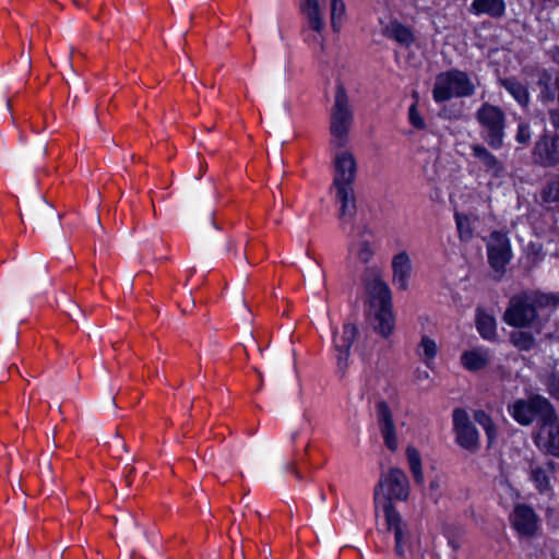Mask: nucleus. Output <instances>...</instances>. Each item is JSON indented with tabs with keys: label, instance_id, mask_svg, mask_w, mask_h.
<instances>
[{
	"label": "nucleus",
	"instance_id": "obj_4",
	"mask_svg": "<svg viewBox=\"0 0 559 559\" xmlns=\"http://www.w3.org/2000/svg\"><path fill=\"white\" fill-rule=\"evenodd\" d=\"M409 496V481L403 469L391 467L382 473L374 487L373 500L376 513L381 506L385 513L388 504L393 506L392 500L405 501Z\"/></svg>",
	"mask_w": 559,
	"mask_h": 559
},
{
	"label": "nucleus",
	"instance_id": "obj_25",
	"mask_svg": "<svg viewBox=\"0 0 559 559\" xmlns=\"http://www.w3.org/2000/svg\"><path fill=\"white\" fill-rule=\"evenodd\" d=\"M383 34L394 39L402 46H409L414 41V35L412 31L405 25L393 21L384 28Z\"/></svg>",
	"mask_w": 559,
	"mask_h": 559
},
{
	"label": "nucleus",
	"instance_id": "obj_54",
	"mask_svg": "<svg viewBox=\"0 0 559 559\" xmlns=\"http://www.w3.org/2000/svg\"><path fill=\"white\" fill-rule=\"evenodd\" d=\"M213 215H214L213 213H210V216H209V218H210V223L213 225V227H214L215 229H218V226H217V225L215 224V222L213 221Z\"/></svg>",
	"mask_w": 559,
	"mask_h": 559
},
{
	"label": "nucleus",
	"instance_id": "obj_22",
	"mask_svg": "<svg viewBox=\"0 0 559 559\" xmlns=\"http://www.w3.org/2000/svg\"><path fill=\"white\" fill-rule=\"evenodd\" d=\"M469 12L475 15L487 14L493 19H500L506 13L504 0H473Z\"/></svg>",
	"mask_w": 559,
	"mask_h": 559
},
{
	"label": "nucleus",
	"instance_id": "obj_3",
	"mask_svg": "<svg viewBox=\"0 0 559 559\" xmlns=\"http://www.w3.org/2000/svg\"><path fill=\"white\" fill-rule=\"evenodd\" d=\"M353 122L354 111L349 97L344 85L338 83L330 116L331 144L333 146L342 148L346 145Z\"/></svg>",
	"mask_w": 559,
	"mask_h": 559
},
{
	"label": "nucleus",
	"instance_id": "obj_63",
	"mask_svg": "<svg viewBox=\"0 0 559 559\" xmlns=\"http://www.w3.org/2000/svg\"><path fill=\"white\" fill-rule=\"evenodd\" d=\"M7 107L10 110V108H11V102L10 100L7 102Z\"/></svg>",
	"mask_w": 559,
	"mask_h": 559
},
{
	"label": "nucleus",
	"instance_id": "obj_48",
	"mask_svg": "<svg viewBox=\"0 0 559 559\" xmlns=\"http://www.w3.org/2000/svg\"><path fill=\"white\" fill-rule=\"evenodd\" d=\"M272 78H273V80H276V81H280L281 79L286 80V78H287L286 66H284L282 70L273 72Z\"/></svg>",
	"mask_w": 559,
	"mask_h": 559
},
{
	"label": "nucleus",
	"instance_id": "obj_33",
	"mask_svg": "<svg viewBox=\"0 0 559 559\" xmlns=\"http://www.w3.org/2000/svg\"><path fill=\"white\" fill-rule=\"evenodd\" d=\"M511 343L520 350H531L535 345V338L530 332L515 331L510 334Z\"/></svg>",
	"mask_w": 559,
	"mask_h": 559
},
{
	"label": "nucleus",
	"instance_id": "obj_55",
	"mask_svg": "<svg viewBox=\"0 0 559 559\" xmlns=\"http://www.w3.org/2000/svg\"><path fill=\"white\" fill-rule=\"evenodd\" d=\"M95 225H97V226L99 227V229H100L102 231H104V227H103V225H102V223H100L99 217H97V218H96Z\"/></svg>",
	"mask_w": 559,
	"mask_h": 559
},
{
	"label": "nucleus",
	"instance_id": "obj_16",
	"mask_svg": "<svg viewBox=\"0 0 559 559\" xmlns=\"http://www.w3.org/2000/svg\"><path fill=\"white\" fill-rule=\"evenodd\" d=\"M357 328L352 323H346L343 325L342 334L338 336L336 332H334V348L337 353V366L342 370L345 371L347 368V361L349 357L350 347L356 338Z\"/></svg>",
	"mask_w": 559,
	"mask_h": 559
},
{
	"label": "nucleus",
	"instance_id": "obj_2",
	"mask_svg": "<svg viewBox=\"0 0 559 559\" xmlns=\"http://www.w3.org/2000/svg\"><path fill=\"white\" fill-rule=\"evenodd\" d=\"M559 306L558 293L525 290L512 296L504 311V322L513 328L533 326L538 319V311Z\"/></svg>",
	"mask_w": 559,
	"mask_h": 559
},
{
	"label": "nucleus",
	"instance_id": "obj_35",
	"mask_svg": "<svg viewBox=\"0 0 559 559\" xmlns=\"http://www.w3.org/2000/svg\"><path fill=\"white\" fill-rule=\"evenodd\" d=\"M542 200L545 203L559 204V176L547 181L542 191Z\"/></svg>",
	"mask_w": 559,
	"mask_h": 559
},
{
	"label": "nucleus",
	"instance_id": "obj_30",
	"mask_svg": "<svg viewBox=\"0 0 559 559\" xmlns=\"http://www.w3.org/2000/svg\"><path fill=\"white\" fill-rule=\"evenodd\" d=\"M406 457L415 483L421 486L424 484V473L418 450L413 445H408L406 449Z\"/></svg>",
	"mask_w": 559,
	"mask_h": 559
},
{
	"label": "nucleus",
	"instance_id": "obj_64",
	"mask_svg": "<svg viewBox=\"0 0 559 559\" xmlns=\"http://www.w3.org/2000/svg\"><path fill=\"white\" fill-rule=\"evenodd\" d=\"M17 489L21 490V485L20 484H17V486L14 487V490H17Z\"/></svg>",
	"mask_w": 559,
	"mask_h": 559
},
{
	"label": "nucleus",
	"instance_id": "obj_13",
	"mask_svg": "<svg viewBox=\"0 0 559 559\" xmlns=\"http://www.w3.org/2000/svg\"><path fill=\"white\" fill-rule=\"evenodd\" d=\"M533 158L544 167L559 164V134L545 132L539 136L533 148Z\"/></svg>",
	"mask_w": 559,
	"mask_h": 559
},
{
	"label": "nucleus",
	"instance_id": "obj_9",
	"mask_svg": "<svg viewBox=\"0 0 559 559\" xmlns=\"http://www.w3.org/2000/svg\"><path fill=\"white\" fill-rule=\"evenodd\" d=\"M552 404L542 395H534L528 400H516L508 406L510 415L520 425L528 426L538 416L540 421L549 416Z\"/></svg>",
	"mask_w": 559,
	"mask_h": 559
},
{
	"label": "nucleus",
	"instance_id": "obj_10",
	"mask_svg": "<svg viewBox=\"0 0 559 559\" xmlns=\"http://www.w3.org/2000/svg\"><path fill=\"white\" fill-rule=\"evenodd\" d=\"M361 280L372 307L392 305L391 290L383 281L380 269L374 266L366 267Z\"/></svg>",
	"mask_w": 559,
	"mask_h": 559
},
{
	"label": "nucleus",
	"instance_id": "obj_42",
	"mask_svg": "<svg viewBox=\"0 0 559 559\" xmlns=\"http://www.w3.org/2000/svg\"><path fill=\"white\" fill-rule=\"evenodd\" d=\"M68 309H69V316L73 320H78V319L85 317L84 310L73 301L70 302Z\"/></svg>",
	"mask_w": 559,
	"mask_h": 559
},
{
	"label": "nucleus",
	"instance_id": "obj_19",
	"mask_svg": "<svg viewBox=\"0 0 559 559\" xmlns=\"http://www.w3.org/2000/svg\"><path fill=\"white\" fill-rule=\"evenodd\" d=\"M539 438L545 440L549 453L559 456V423L555 408L542 420Z\"/></svg>",
	"mask_w": 559,
	"mask_h": 559
},
{
	"label": "nucleus",
	"instance_id": "obj_20",
	"mask_svg": "<svg viewBox=\"0 0 559 559\" xmlns=\"http://www.w3.org/2000/svg\"><path fill=\"white\" fill-rule=\"evenodd\" d=\"M372 325L373 330L383 337H388L392 334L395 326L392 305L376 308Z\"/></svg>",
	"mask_w": 559,
	"mask_h": 559
},
{
	"label": "nucleus",
	"instance_id": "obj_38",
	"mask_svg": "<svg viewBox=\"0 0 559 559\" xmlns=\"http://www.w3.org/2000/svg\"><path fill=\"white\" fill-rule=\"evenodd\" d=\"M532 139V132L530 124L527 122H520L518 126V131L515 135V140L518 143L527 145Z\"/></svg>",
	"mask_w": 559,
	"mask_h": 559
},
{
	"label": "nucleus",
	"instance_id": "obj_56",
	"mask_svg": "<svg viewBox=\"0 0 559 559\" xmlns=\"http://www.w3.org/2000/svg\"><path fill=\"white\" fill-rule=\"evenodd\" d=\"M95 225H97V226L99 227V229H100L102 231H104V227H103V225H102V223H100L99 217H97V218H96Z\"/></svg>",
	"mask_w": 559,
	"mask_h": 559
},
{
	"label": "nucleus",
	"instance_id": "obj_24",
	"mask_svg": "<svg viewBox=\"0 0 559 559\" xmlns=\"http://www.w3.org/2000/svg\"><path fill=\"white\" fill-rule=\"evenodd\" d=\"M501 86H503L512 97L518 102V104L522 107H526L530 104V93L527 87L521 83L515 78H506L500 81Z\"/></svg>",
	"mask_w": 559,
	"mask_h": 559
},
{
	"label": "nucleus",
	"instance_id": "obj_40",
	"mask_svg": "<svg viewBox=\"0 0 559 559\" xmlns=\"http://www.w3.org/2000/svg\"><path fill=\"white\" fill-rule=\"evenodd\" d=\"M546 386H547L548 393L554 399L559 401V374L558 373H551L550 376H548V378L546 380Z\"/></svg>",
	"mask_w": 559,
	"mask_h": 559
},
{
	"label": "nucleus",
	"instance_id": "obj_14",
	"mask_svg": "<svg viewBox=\"0 0 559 559\" xmlns=\"http://www.w3.org/2000/svg\"><path fill=\"white\" fill-rule=\"evenodd\" d=\"M299 8L306 21V26L309 31L314 32V35H309L307 40L311 39L313 41L321 43L323 39L322 32L325 27V21L319 0H300Z\"/></svg>",
	"mask_w": 559,
	"mask_h": 559
},
{
	"label": "nucleus",
	"instance_id": "obj_1",
	"mask_svg": "<svg viewBox=\"0 0 559 559\" xmlns=\"http://www.w3.org/2000/svg\"><path fill=\"white\" fill-rule=\"evenodd\" d=\"M357 160L349 151H340L333 158V181L331 192L340 203L338 218L342 227L352 223L356 216L355 180L357 177Z\"/></svg>",
	"mask_w": 559,
	"mask_h": 559
},
{
	"label": "nucleus",
	"instance_id": "obj_8",
	"mask_svg": "<svg viewBox=\"0 0 559 559\" xmlns=\"http://www.w3.org/2000/svg\"><path fill=\"white\" fill-rule=\"evenodd\" d=\"M62 215L58 213L43 195L26 203V218L41 233H53L60 229Z\"/></svg>",
	"mask_w": 559,
	"mask_h": 559
},
{
	"label": "nucleus",
	"instance_id": "obj_44",
	"mask_svg": "<svg viewBox=\"0 0 559 559\" xmlns=\"http://www.w3.org/2000/svg\"><path fill=\"white\" fill-rule=\"evenodd\" d=\"M456 225H457V228H459V231L461 234V237L465 236V237H469L471 236V231L468 229H464L465 228V224H467V218L466 217H463L459 214H456Z\"/></svg>",
	"mask_w": 559,
	"mask_h": 559
},
{
	"label": "nucleus",
	"instance_id": "obj_18",
	"mask_svg": "<svg viewBox=\"0 0 559 559\" xmlns=\"http://www.w3.org/2000/svg\"><path fill=\"white\" fill-rule=\"evenodd\" d=\"M513 527L521 534L532 536L538 527V518L535 511L526 506L519 504L511 515Z\"/></svg>",
	"mask_w": 559,
	"mask_h": 559
},
{
	"label": "nucleus",
	"instance_id": "obj_52",
	"mask_svg": "<svg viewBox=\"0 0 559 559\" xmlns=\"http://www.w3.org/2000/svg\"><path fill=\"white\" fill-rule=\"evenodd\" d=\"M286 468H287L288 471L294 472L298 478H301V475H300V474H299V472L295 468V465H294V464H292V463H290V464H288V465L286 466Z\"/></svg>",
	"mask_w": 559,
	"mask_h": 559
},
{
	"label": "nucleus",
	"instance_id": "obj_57",
	"mask_svg": "<svg viewBox=\"0 0 559 559\" xmlns=\"http://www.w3.org/2000/svg\"><path fill=\"white\" fill-rule=\"evenodd\" d=\"M38 271L44 273L46 271V265L41 262L39 263Z\"/></svg>",
	"mask_w": 559,
	"mask_h": 559
},
{
	"label": "nucleus",
	"instance_id": "obj_62",
	"mask_svg": "<svg viewBox=\"0 0 559 559\" xmlns=\"http://www.w3.org/2000/svg\"><path fill=\"white\" fill-rule=\"evenodd\" d=\"M122 450H123L124 452H128V450H129V449H128V447H127L126 444H122Z\"/></svg>",
	"mask_w": 559,
	"mask_h": 559
},
{
	"label": "nucleus",
	"instance_id": "obj_59",
	"mask_svg": "<svg viewBox=\"0 0 559 559\" xmlns=\"http://www.w3.org/2000/svg\"><path fill=\"white\" fill-rule=\"evenodd\" d=\"M26 63H27V66H28V68H29V67H31V63H32L29 56H26Z\"/></svg>",
	"mask_w": 559,
	"mask_h": 559
},
{
	"label": "nucleus",
	"instance_id": "obj_34",
	"mask_svg": "<svg viewBox=\"0 0 559 559\" xmlns=\"http://www.w3.org/2000/svg\"><path fill=\"white\" fill-rule=\"evenodd\" d=\"M345 13L346 7L343 0H331V25L334 32L341 29Z\"/></svg>",
	"mask_w": 559,
	"mask_h": 559
},
{
	"label": "nucleus",
	"instance_id": "obj_50",
	"mask_svg": "<svg viewBox=\"0 0 559 559\" xmlns=\"http://www.w3.org/2000/svg\"><path fill=\"white\" fill-rule=\"evenodd\" d=\"M72 56H73V49H71L69 51V53L63 57V60L66 61L68 68L71 70L72 74L75 75V70L72 64Z\"/></svg>",
	"mask_w": 559,
	"mask_h": 559
},
{
	"label": "nucleus",
	"instance_id": "obj_51",
	"mask_svg": "<svg viewBox=\"0 0 559 559\" xmlns=\"http://www.w3.org/2000/svg\"><path fill=\"white\" fill-rule=\"evenodd\" d=\"M554 88L556 91V100L559 103V74L555 78Z\"/></svg>",
	"mask_w": 559,
	"mask_h": 559
},
{
	"label": "nucleus",
	"instance_id": "obj_46",
	"mask_svg": "<svg viewBox=\"0 0 559 559\" xmlns=\"http://www.w3.org/2000/svg\"><path fill=\"white\" fill-rule=\"evenodd\" d=\"M440 479L439 478H435L430 481L429 484V489L431 491V496L437 499L438 498V491L440 489Z\"/></svg>",
	"mask_w": 559,
	"mask_h": 559
},
{
	"label": "nucleus",
	"instance_id": "obj_32",
	"mask_svg": "<svg viewBox=\"0 0 559 559\" xmlns=\"http://www.w3.org/2000/svg\"><path fill=\"white\" fill-rule=\"evenodd\" d=\"M537 86L539 87V99L543 104H549L556 100V91L551 88V75L548 72H544L538 81Z\"/></svg>",
	"mask_w": 559,
	"mask_h": 559
},
{
	"label": "nucleus",
	"instance_id": "obj_47",
	"mask_svg": "<svg viewBox=\"0 0 559 559\" xmlns=\"http://www.w3.org/2000/svg\"><path fill=\"white\" fill-rule=\"evenodd\" d=\"M484 430H485V432H486V435H487V437H488L489 442H491L492 440H495V438H496L497 433H496V427H495V425H493V423H492V421H491V423H489V425H488V426H486V427L484 428Z\"/></svg>",
	"mask_w": 559,
	"mask_h": 559
},
{
	"label": "nucleus",
	"instance_id": "obj_31",
	"mask_svg": "<svg viewBox=\"0 0 559 559\" xmlns=\"http://www.w3.org/2000/svg\"><path fill=\"white\" fill-rule=\"evenodd\" d=\"M418 356L429 366L438 354L437 343L427 335H423L417 348Z\"/></svg>",
	"mask_w": 559,
	"mask_h": 559
},
{
	"label": "nucleus",
	"instance_id": "obj_7",
	"mask_svg": "<svg viewBox=\"0 0 559 559\" xmlns=\"http://www.w3.org/2000/svg\"><path fill=\"white\" fill-rule=\"evenodd\" d=\"M385 522L388 531L394 534V551L399 559H407L419 549V539L409 530L408 524L402 519L394 506L385 507Z\"/></svg>",
	"mask_w": 559,
	"mask_h": 559
},
{
	"label": "nucleus",
	"instance_id": "obj_27",
	"mask_svg": "<svg viewBox=\"0 0 559 559\" xmlns=\"http://www.w3.org/2000/svg\"><path fill=\"white\" fill-rule=\"evenodd\" d=\"M355 229L357 231V237L359 238L356 255L360 262L368 263L374 254L369 240L365 239V236L370 234V229L366 224L357 225Z\"/></svg>",
	"mask_w": 559,
	"mask_h": 559
},
{
	"label": "nucleus",
	"instance_id": "obj_49",
	"mask_svg": "<svg viewBox=\"0 0 559 559\" xmlns=\"http://www.w3.org/2000/svg\"><path fill=\"white\" fill-rule=\"evenodd\" d=\"M548 53L552 62L559 66V46L552 47Z\"/></svg>",
	"mask_w": 559,
	"mask_h": 559
},
{
	"label": "nucleus",
	"instance_id": "obj_60",
	"mask_svg": "<svg viewBox=\"0 0 559 559\" xmlns=\"http://www.w3.org/2000/svg\"><path fill=\"white\" fill-rule=\"evenodd\" d=\"M46 467H47L49 471H51V469H52V466H51V464H50L49 462L46 464Z\"/></svg>",
	"mask_w": 559,
	"mask_h": 559
},
{
	"label": "nucleus",
	"instance_id": "obj_61",
	"mask_svg": "<svg viewBox=\"0 0 559 559\" xmlns=\"http://www.w3.org/2000/svg\"><path fill=\"white\" fill-rule=\"evenodd\" d=\"M239 559H245V555L242 551L239 552Z\"/></svg>",
	"mask_w": 559,
	"mask_h": 559
},
{
	"label": "nucleus",
	"instance_id": "obj_37",
	"mask_svg": "<svg viewBox=\"0 0 559 559\" xmlns=\"http://www.w3.org/2000/svg\"><path fill=\"white\" fill-rule=\"evenodd\" d=\"M532 477L539 491H545L549 488V478L543 468L533 469Z\"/></svg>",
	"mask_w": 559,
	"mask_h": 559
},
{
	"label": "nucleus",
	"instance_id": "obj_28",
	"mask_svg": "<svg viewBox=\"0 0 559 559\" xmlns=\"http://www.w3.org/2000/svg\"><path fill=\"white\" fill-rule=\"evenodd\" d=\"M120 530L128 539H145V533L140 528L139 522L133 513L127 512L121 516Z\"/></svg>",
	"mask_w": 559,
	"mask_h": 559
},
{
	"label": "nucleus",
	"instance_id": "obj_23",
	"mask_svg": "<svg viewBox=\"0 0 559 559\" xmlns=\"http://www.w3.org/2000/svg\"><path fill=\"white\" fill-rule=\"evenodd\" d=\"M267 370L271 378L280 382L283 379L284 371L295 372V364L288 354H277L267 360Z\"/></svg>",
	"mask_w": 559,
	"mask_h": 559
},
{
	"label": "nucleus",
	"instance_id": "obj_21",
	"mask_svg": "<svg viewBox=\"0 0 559 559\" xmlns=\"http://www.w3.org/2000/svg\"><path fill=\"white\" fill-rule=\"evenodd\" d=\"M472 152L485 167V170L491 174L493 177H500L504 173L503 164L484 145L474 144L472 145Z\"/></svg>",
	"mask_w": 559,
	"mask_h": 559
},
{
	"label": "nucleus",
	"instance_id": "obj_36",
	"mask_svg": "<svg viewBox=\"0 0 559 559\" xmlns=\"http://www.w3.org/2000/svg\"><path fill=\"white\" fill-rule=\"evenodd\" d=\"M267 107H269L270 112L274 117H280L281 115L288 112L290 109V105H289L288 100H286L285 98H278V99L269 98Z\"/></svg>",
	"mask_w": 559,
	"mask_h": 559
},
{
	"label": "nucleus",
	"instance_id": "obj_6",
	"mask_svg": "<svg viewBox=\"0 0 559 559\" xmlns=\"http://www.w3.org/2000/svg\"><path fill=\"white\" fill-rule=\"evenodd\" d=\"M476 120L483 129V139L493 150L503 146L507 119L504 111L496 105L485 103L476 111Z\"/></svg>",
	"mask_w": 559,
	"mask_h": 559
},
{
	"label": "nucleus",
	"instance_id": "obj_43",
	"mask_svg": "<svg viewBox=\"0 0 559 559\" xmlns=\"http://www.w3.org/2000/svg\"><path fill=\"white\" fill-rule=\"evenodd\" d=\"M474 419L477 424H479L483 428L491 423V418L484 411H476L474 413Z\"/></svg>",
	"mask_w": 559,
	"mask_h": 559
},
{
	"label": "nucleus",
	"instance_id": "obj_53",
	"mask_svg": "<svg viewBox=\"0 0 559 559\" xmlns=\"http://www.w3.org/2000/svg\"><path fill=\"white\" fill-rule=\"evenodd\" d=\"M46 152H47L46 146H45L44 144H39V145H38V147H37V153H38L39 155H45V154H46Z\"/></svg>",
	"mask_w": 559,
	"mask_h": 559
},
{
	"label": "nucleus",
	"instance_id": "obj_45",
	"mask_svg": "<svg viewBox=\"0 0 559 559\" xmlns=\"http://www.w3.org/2000/svg\"><path fill=\"white\" fill-rule=\"evenodd\" d=\"M549 120L556 130H559V107L548 111Z\"/></svg>",
	"mask_w": 559,
	"mask_h": 559
},
{
	"label": "nucleus",
	"instance_id": "obj_29",
	"mask_svg": "<svg viewBox=\"0 0 559 559\" xmlns=\"http://www.w3.org/2000/svg\"><path fill=\"white\" fill-rule=\"evenodd\" d=\"M476 325L480 335L486 340H493L496 333V319L483 310H477Z\"/></svg>",
	"mask_w": 559,
	"mask_h": 559
},
{
	"label": "nucleus",
	"instance_id": "obj_15",
	"mask_svg": "<svg viewBox=\"0 0 559 559\" xmlns=\"http://www.w3.org/2000/svg\"><path fill=\"white\" fill-rule=\"evenodd\" d=\"M377 419L384 444L391 451L397 449V437L392 412L385 401H379L376 405Z\"/></svg>",
	"mask_w": 559,
	"mask_h": 559
},
{
	"label": "nucleus",
	"instance_id": "obj_11",
	"mask_svg": "<svg viewBox=\"0 0 559 559\" xmlns=\"http://www.w3.org/2000/svg\"><path fill=\"white\" fill-rule=\"evenodd\" d=\"M488 262L500 278L512 258L511 246L506 234L493 231L487 241Z\"/></svg>",
	"mask_w": 559,
	"mask_h": 559
},
{
	"label": "nucleus",
	"instance_id": "obj_5",
	"mask_svg": "<svg viewBox=\"0 0 559 559\" xmlns=\"http://www.w3.org/2000/svg\"><path fill=\"white\" fill-rule=\"evenodd\" d=\"M475 90V85L466 72L451 69L436 76L432 96L435 102L443 103L453 97H469Z\"/></svg>",
	"mask_w": 559,
	"mask_h": 559
},
{
	"label": "nucleus",
	"instance_id": "obj_39",
	"mask_svg": "<svg viewBox=\"0 0 559 559\" xmlns=\"http://www.w3.org/2000/svg\"><path fill=\"white\" fill-rule=\"evenodd\" d=\"M408 120L411 124L416 129H425V120L417 110L416 104H413L408 110Z\"/></svg>",
	"mask_w": 559,
	"mask_h": 559
},
{
	"label": "nucleus",
	"instance_id": "obj_12",
	"mask_svg": "<svg viewBox=\"0 0 559 559\" xmlns=\"http://www.w3.org/2000/svg\"><path fill=\"white\" fill-rule=\"evenodd\" d=\"M453 427L456 435V442L462 448L471 452H476L479 448V436L466 411L462 408H455L453 411Z\"/></svg>",
	"mask_w": 559,
	"mask_h": 559
},
{
	"label": "nucleus",
	"instance_id": "obj_17",
	"mask_svg": "<svg viewBox=\"0 0 559 559\" xmlns=\"http://www.w3.org/2000/svg\"><path fill=\"white\" fill-rule=\"evenodd\" d=\"M392 283L399 290H406L412 276V261L406 251H402L392 258Z\"/></svg>",
	"mask_w": 559,
	"mask_h": 559
},
{
	"label": "nucleus",
	"instance_id": "obj_26",
	"mask_svg": "<svg viewBox=\"0 0 559 559\" xmlns=\"http://www.w3.org/2000/svg\"><path fill=\"white\" fill-rule=\"evenodd\" d=\"M463 366L471 370L477 371L485 368L489 362V354L485 349H473L465 352L461 357Z\"/></svg>",
	"mask_w": 559,
	"mask_h": 559
},
{
	"label": "nucleus",
	"instance_id": "obj_58",
	"mask_svg": "<svg viewBox=\"0 0 559 559\" xmlns=\"http://www.w3.org/2000/svg\"><path fill=\"white\" fill-rule=\"evenodd\" d=\"M255 372L258 373V376L260 377V380L261 382L263 381V377H262V373L259 369H255Z\"/></svg>",
	"mask_w": 559,
	"mask_h": 559
},
{
	"label": "nucleus",
	"instance_id": "obj_41",
	"mask_svg": "<svg viewBox=\"0 0 559 559\" xmlns=\"http://www.w3.org/2000/svg\"><path fill=\"white\" fill-rule=\"evenodd\" d=\"M309 276L313 282L325 283V274L318 263L309 270Z\"/></svg>",
	"mask_w": 559,
	"mask_h": 559
}]
</instances>
